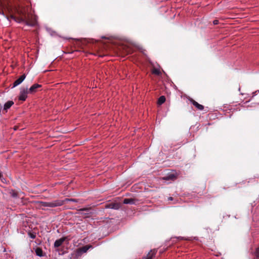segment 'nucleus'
<instances>
[{"instance_id":"nucleus-15","label":"nucleus","mask_w":259,"mask_h":259,"mask_svg":"<svg viewBox=\"0 0 259 259\" xmlns=\"http://www.w3.org/2000/svg\"><path fill=\"white\" fill-rule=\"evenodd\" d=\"M59 201L62 202V205L68 202H78V200L73 198H65L64 200H59Z\"/></svg>"},{"instance_id":"nucleus-17","label":"nucleus","mask_w":259,"mask_h":259,"mask_svg":"<svg viewBox=\"0 0 259 259\" xmlns=\"http://www.w3.org/2000/svg\"><path fill=\"white\" fill-rule=\"evenodd\" d=\"M9 194L11 196V197L14 198H17L18 197V195L17 192L14 190H11L9 191Z\"/></svg>"},{"instance_id":"nucleus-3","label":"nucleus","mask_w":259,"mask_h":259,"mask_svg":"<svg viewBox=\"0 0 259 259\" xmlns=\"http://www.w3.org/2000/svg\"><path fill=\"white\" fill-rule=\"evenodd\" d=\"M29 93L27 88H22L20 90V93L18 97V99L20 101H25L27 98V95Z\"/></svg>"},{"instance_id":"nucleus-23","label":"nucleus","mask_w":259,"mask_h":259,"mask_svg":"<svg viewBox=\"0 0 259 259\" xmlns=\"http://www.w3.org/2000/svg\"><path fill=\"white\" fill-rule=\"evenodd\" d=\"M0 180L2 181V183H6V180L5 178H4L3 177L1 179H0Z\"/></svg>"},{"instance_id":"nucleus-11","label":"nucleus","mask_w":259,"mask_h":259,"mask_svg":"<svg viewBox=\"0 0 259 259\" xmlns=\"http://www.w3.org/2000/svg\"><path fill=\"white\" fill-rule=\"evenodd\" d=\"M90 247H91L90 246L86 245V246H83L81 248L78 249L77 250V254L78 255H79L81 254L82 253L86 252L88 251V250L89 249V248H90Z\"/></svg>"},{"instance_id":"nucleus-5","label":"nucleus","mask_w":259,"mask_h":259,"mask_svg":"<svg viewBox=\"0 0 259 259\" xmlns=\"http://www.w3.org/2000/svg\"><path fill=\"white\" fill-rule=\"evenodd\" d=\"M120 207V204L118 203L112 202L106 204L105 205V208H110L114 209H118Z\"/></svg>"},{"instance_id":"nucleus-20","label":"nucleus","mask_w":259,"mask_h":259,"mask_svg":"<svg viewBox=\"0 0 259 259\" xmlns=\"http://www.w3.org/2000/svg\"><path fill=\"white\" fill-rule=\"evenodd\" d=\"M29 237L32 239H35L36 238V233L35 232H29L28 233Z\"/></svg>"},{"instance_id":"nucleus-14","label":"nucleus","mask_w":259,"mask_h":259,"mask_svg":"<svg viewBox=\"0 0 259 259\" xmlns=\"http://www.w3.org/2000/svg\"><path fill=\"white\" fill-rule=\"evenodd\" d=\"M36 255L39 257L44 256L45 254L44 253L42 249L40 247H37L35 250Z\"/></svg>"},{"instance_id":"nucleus-1","label":"nucleus","mask_w":259,"mask_h":259,"mask_svg":"<svg viewBox=\"0 0 259 259\" xmlns=\"http://www.w3.org/2000/svg\"><path fill=\"white\" fill-rule=\"evenodd\" d=\"M18 16L14 17V19L19 23H23L25 25L34 27L37 25L36 16L27 12L26 9L21 8L18 10Z\"/></svg>"},{"instance_id":"nucleus-7","label":"nucleus","mask_w":259,"mask_h":259,"mask_svg":"<svg viewBox=\"0 0 259 259\" xmlns=\"http://www.w3.org/2000/svg\"><path fill=\"white\" fill-rule=\"evenodd\" d=\"M41 85L38 84V83H35L33 84L29 90H28V92H29V94H34L36 93L37 91V89L41 88Z\"/></svg>"},{"instance_id":"nucleus-13","label":"nucleus","mask_w":259,"mask_h":259,"mask_svg":"<svg viewBox=\"0 0 259 259\" xmlns=\"http://www.w3.org/2000/svg\"><path fill=\"white\" fill-rule=\"evenodd\" d=\"M14 102L13 101H8L4 105V110L7 112L8 110L10 109L12 105H14Z\"/></svg>"},{"instance_id":"nucleus-4","label":"nucleus","mask_w":259,"mask_h":259,"mask_svg":"<svg viewBox=\"0 0 259 259\" xmlns=\"http://www.w3.org/2000/svg\"><path fill=\"white\" fill-rule=\"evenodd\" d=\"M66 238L67 237H63L59 239L56 240L54 242V247L57 248V249H56V251H58L59 253V254H60V252H61V250H60L58 248L62 245L63 242L66 240Z\"/></svg>"},{"instance_id":"nucleus-26","label":"nucleus","mask_w":259,"mask_h":259,"mask_svg":"<svg viewBox=\"0 0 259 259\" xmlns=\"http://www.w3.org/2000/svg\"><path fill=\"white\" fill-rule=\"evenodd\" d=\"M2 178H3V175L0 172V179H1Z\"/></svg>"},{"instance_id":"nucleus-9","label":"nucleus","mask_w":259,"mask_h":259,"mask_svg":"<svg viewBox=\"0 0 259 259\" xmlns=\"http://www.w3.org/2000/svg\"><path fill=\"white\" fill-rule=\"evenodd\" d=\"M190 102L193 104L194 106L198 110L202 111L204 109V106L202 105L199 104L195 100L191 99Z\"/></svg>"},{"instance_id":"nucleus-10","label":"nucleus","mask_w":259,"mask_h":259,"mask_svg":"<svg viewBox=\"0 0 259 259\" xmlns=\"http://www.w3.org/2000/svg\"><path fill=\"white\" fill-rule=\"evenodd\" d=\"M157 251L155 249L151 250L150 252L143 257V259H152L155 256Z\"/></svg>"},{"instance_id":"nucleus-2","label":"nucleus","mask_w":259,"mask_h":259,"mask_svg":"<svg viewBox=\"0 0 259 259\" xmlns=\"http://www.w3.org/2000/svg\"><path fill=\"white\" fill-rule=\"evenodd\" d=\"M36 203L40 204V207H55L62 205V202L59 200H54L51 202L36 201Z\"/></svg>"},{"instance_id":"nucleus-25","label":"nucleus","mask_w":259,"mask_h":259,"mask_svg":"<svg viewBox=\"0 0 259 259\" xmlns=\"http://www.w3.org/2000/svg\"><path fill=\"white\" fill-rule=\"evenodd\" d=\"M2 106L1 105V104L0 103V115H1V110H2Z\"/></svg>"},{"instance_id":"nucleus-21","label":"nucleus","mask_w":259,"mask_h":259,"mask_svg":"<svg viewBox=\"0 0 259 259\" xmlns=\"http://www.w3.org/2000/svg\"><path fill=\"white\" fill-rule=\"evenodd\" d=\"M254 254L256 258H259V247L256 248Z\"/></svg>"},{"instance_id":"nucleus-12","label":"nucleus","mask_w":259,"mask_h":259,"mask_svg":"<svg viewBox=\"0 0 259 259\" xmlns=\"http://www.w3.org/2000/svg\"><path fill=\"white\" fill-rule=\"evenodd\" d=\"M177 175L174 174H169L165 177L163 178V180L166 181L172 180L174 181L177 179Z\"/></svg>"},{"instance_id":"nucleus-18","label":"nucleus","mask_w":259,"mask_h":259,"mask_svg":"<svg viewBox=\"0 0 259 259\" xmlns=\"http://www.w3.org/2000/svg\"><path fill=\"white\" fill-rule=\"evenodd\" d=\"M123 203L124 204H133L135 203V202H134V200L133 199H132V198H125L123 200Z\"/></svg>"},{"instance_id":"nucleus-27","label":"nucleus","mask_w":259,"mask_h":259,"mask_svg":"<svg viewBox=\"0 0 259 259\" xmlns=\"http://www.w3.org/2000/svg\"><path fill=\"white\" fill-rule=\"evenodd\" d=\"M178 238L180 239H183V238L182 237H178Z\"/></svg>"},{"instance_id":"nucleus-19","label":"nucleus","mask_w":259,"mask_h":259,"mask_svg":"<svg viewBox=\"0 0 259 259\" xmlns=\"http://www.w3.org/2000/svg\"><path fill=\"white\" fill-rule=\"evenodd\" d=\"M152 72L153 74H154L157 75H159L161 74L160 70L159 68H154L152 70Z\"/></svg>"},{"instance_id":"nucleus-6","label":"nucleus","mask_w":259,"mask_h":259,"mask_svg":"<svg viewBox=\"0 0 259 259\" xmlns=\"http://www.w3.org/2000/svg\"><path fill=\"white\" fill-rule=\"evenodd\" d=\"M26 78V75L23 74L16 79L13 84L12 88H15L21 84Z\"/></svg>"},{"instance_id":"nucleus-29","label":"nucleus","mask_w":259,"mask_h":259,"mask_svg":"<svg viewBox=\"0 0 259 259\" xmlns=\"http://www.w3.org/2000/svg\"><path fill=\"white\" fill-rule=\"evenodd\" d=\"M171 199H172V197H170V198H169V200H171Z\"/></svg>"},{"instance_id":"nucleus-30","label":"nucleus","mask_w":259,"mask_h":259,"mask_svg":"<svg viewBox=\"0 0 259 259\" xmlns=\"http://www.w3.org/2000/svg\"><path fill=\"white\" fill-rule=\"evenodd\" d=\"M64 252H63L61 254H64Z\"/></svg>"},{"instance_id":"nucleus-16","label":"nucleus","mask_w":259,"mask_h":259,"mask_svg":"<svg viewBox=\"0 0 259 259\" xmlns=\"http://www.w3.org/2000/svg\"><path fill=\"white\" fill-rule=\"evenodd\" d=\"M165 97L164 96H161L158 99L157 104L158 105H161L165 102Z\"/></svg>"},{"instance_id":"nucleus-22","label":"nucleus","mask_w":259,"mask_h":259,"mask_svg":"<svg viewBox=\"0 0 259 259\" xmlns=\"http://www.w3.org/2000/svg\"><path fill=\"white\" fill-rule=\"evenodd\" d=\"M0 180L2 181V183H6V180L5 178H4L3 177L1 179H0Z\"/></svg>"},{"instance_id":"nucleus-8","label":"nucleus","mask_w":259,"mask_h":259,"mask_svg":"<svg viewBox=\"0 0 259 259\" xmlns=\"http://www.w3.org/2000/svg\"><path fill=\"white\" fill-rule=\"evenodd\" d=\"M90 210L91 208H83L78 209L80 214L82 215H87V217H88L89 215L92 213V212Z\"/></svg>"},{"instance_id":"nucleus-24","label":"nucleus","mask_w":259,"mask_h":259,"mask_svg":"<svg viewBox=\"0 0 259 259\" xmlns=\"http://www.w3.org/2000/svg\"><path fill=\"white\" fill-rule=\"evenodd\" d=\"M219 23V21L218 20H214L213 21V24L214 25H217Z\"/></svg>"},{"instance_id":"nucleus-28","label":"nucleus","mask_w":259,"mask_h":259,"mask_svg":"<svg viewBox=\"0 0 259 259\" xmlns=\"http://www.w3.org/2000/svg\"><path fill=\"white\" fill-rule=\"evenodd\" d=\"M171 199H172V197H170V198H169V200H171Z\"/></svg>"}]
</instances>
